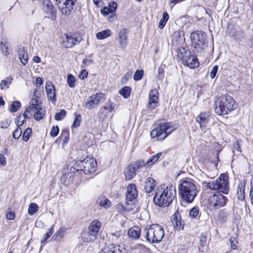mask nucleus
Wrapping results in <instances>:
<instances>
[{
  "label": "nucleus",
  "mask_w": 253,
  "mask_h": 253,
  "mask_svg": "<svg viewBox=\"0 0 253 253\" xmlns=\"http://www.w3.org/2000/svg\"><path fill=\"white\" fill-rule=\"evenodd\" d=\"M176 195L174 186L163 185L158 187L154 197L155 204L160 207H167L170 205Z\"/></svg>",
  "instance_id": "nucleus-1"
},
{
  "label": "nucleus",
  "mask_w": 253,
  "mask_h": 253,
  "mask_svg": "<svg viewBox=\"0 0 253 253\" xmlns=\"http://www.w3.org/2000/svg\"><path fill=\"white\" fill-rule=\"evenodd\" d=\"M178 189L182 200L188 203H192L198 194L197 186L191 180L181 181Z\"/></svg>",
  "instance_id": "nucleus-2"
},
{
  "label": "nucleus",
  "mask_w": 253,
  "mask_h": 253,
  "mask_svg": "<svg viewBox=\"0 0 253 253\" xmlns=\"http://www.w3.org/2000/svg\"><path fill=\"white\" fill-rule=\"evenodd\" d=\"M236 107V104L234 98L229 95L224 94L217 98L214 111L219 115H225L235 110Z\"/></svg>",
  "instance_id": "nucleus-3"
},
{
  "label": "nucleus",
  "mask_w": 253,
  "mask_h": 253,
  "mask_svg": "<svg viewBox=\"0 0 253 253\" xmlns=\"http://www.w3.org/2000/svg\"><path fill=\"white\" fill-rule=\"evenodd\" d=\"M207 187L211 190H218L225 194L228 193L229 184L228 176L222 173L216 180L207 183Z\"/></svg>",
  "instance_id": "nucleus-4"
},
{
  "label": "nucleus",
  "mask_w": 253,
  "mask_h": 253,
  "mask_svg": "<svg viewBox=\"0 0 253 253\" xmlns=\"http://www.w3.org/2000/svg\"><path fill=\"white\" fill-rule=\"evenodd\" d=\"M164 235L163 228L158 224H153L147 229L146 238L150 243H158L162 240Z\"/></svg>",
  "instance_id": "nucleus-5"
},
{
  "label": "nucleus",
  "mask_w": 253,
  "mask_h": 253,
  "mask_svg": "<svg viewBox=\"0 0 253 253\" xmlns=\"http://www.w3.org/2000/svg\"><path fill=\"white\" fill-rule=\"evenodd\" d=\"M174 129L171 128L170 123L160 122L157 125L156 127L151 130L150 136L152 138L157 137L158 140H163Z\"/></svg>",
  "instance_id": "nucleus-6"
},
{
  "label": "nucleus",
  "mask_w": 253,
  "mask_h": 253,
  "mask_svg": "<svg viewBox=\"0 0 253 253\" xmlns=\"http://www.w3.org/2000/svg\"><path fill=\"white\" fill-rule=\"evenodd\" d=\"M75 167L77 171H83L85 174H89L96 171L97 163L92 157H87L80 161Z\"/></svg>",
  "instance_id": "nucleus-7"
},
{
  "label": "nucleus",
  "mask_w": 253,
  "mask_h": 253,
  "mask_svg": "<svg viewBox=\"0 0 253 253\" xmlns=\"http://www.w3.org/2000/svg\"><path fill=\"white\" fill-rule=\"evenodd\" d=\"M40 89L37 88L34 92L33 97L30 102L29 106L26 109L24 113V117L29 119L33 116V114L42 107V102L40 100Z\"/></svg>",
  "instance_id": "nucleus-8"
},
{
  "label": "nucleus",
  "mask_w": 253,
  "mask_h": 253,
  "mask_svg": "<svg viewBox=\"0 0 253 253\" xmlns=\"http://www.w3.org/2000/svg\"><path fill=\"white\" fill-rule=\"evenodd\" d=\"M105 99V96L104 94L101 92L96 93L94 95H91L87 98L86 101L84 104V106L87 109H92L97 107Z\"/></svg>",
  "instance_id": "nucleus-9"
},
{
  "label": "nucleus",
  "mask_w": 253,
  "mask_h": 253,
  "mask_svg": "<svg viewBox=\"0 0 253 253\" xmlns=\"http://www.w3.org/2000/svg\"><path fill=\"white\" fill-rule=\"evenodd\" d=\"M227 200V198L220 193L214 194L209 198V206L214 209H218L224 207L226 204Z\"/></svg>",
  "instance_id": "nucleus-10"
},
{
  "label": "nucleus",
  "mask_w": 253,
  "mask_h": 253,
  "mask_svg": "<svg viewBox=\"0 0 253 253\" xmlns=\"http://www.w3.org/2000/svg\"><path fill=\"white\" fill-rule=\"evenodd\" d=\"M205 35L201 31H196L191 34L190 38L192 42V45L195 48H200L205 43Z\"/></svg>",
  "instance_id": "nucleus-11"
},
{
  "label": "nucleus",
  "mask_w": 253,
  "mask_h": 253,
  "mask_svg": "<svg viewBox=\"0 0 253 253\" xmlns=\"http://www.w3.org/2000/svg\"><path fill=\"white\" fill-rule=\"evenodd\" d=\"M76 0H55L61 13L65 15L69 14Z\"/></svg>",
  "instance_id": "nucleus-12"
},
{
  "label": "nucleus",
  "mask_w": 253,
  "mask_h": 253,
  "mask_svg": "<svg viewBox=\"0 0 253 253\" xmlns=\"http://www.w3.org/2000/svg\"><path fill=\"white\" fill-rule=\"evenodd\" d=\"M182 62L184 65L190 68H197L199 65V62L197 57L190 52L188 55L183 58Z\"/></svg>",
  "instance_id": "nucleus-13"
},
{
  "label": "nucleus",
  "mask_w": 253,
  "mask_h": 253,
  "mask_svg": "<svg viewBox=\"0 0 253 253\" xmlns=\"http://www.w3.org/2000/svg\"><path fill=\"white\" fill-rule=\"evenodd\" d=\"M79 42L77 38L70 35L65 34L62 38L63 45L66 48H71Z\"/></svg>",
  "instance_id": "nucleus-14"
},
{
  "label": "nucleus",
  "mask_w": 253,
  "mask_h": 253,
  "mask_svg": "<svg viewBox=\"0 0 253 253\" xmlns=\"http://www.w3.org/2000/svg\"><path fill=\"white\" fill-rule=\"evenodd\" d=\"M159 93L156 89L152 90L149 94V99L148 107L151 109H154L158 103Z\"/></svg>",
  "instance_id": "nucleus-15"
},
{
  "label": "nucleus",
  "mask_w": 253,
  "mask_h": 253,
  "mask_svg": "<svg viewBox=\"0 0 253 253\" xmlns=\"http://www.w3.org/2000/svg\"><path fill=\"white\" fill-rule=\"evenodd\" d=\"M137 191L135 185L133 184L128 185L126 193V200L131 202L137 197Z\"/></svg>",
  "instance_id": "nucleus-16"
},
{
  "label": "nucleus",
  "mask_w": 253,
  "mask_h": 253,
  "mask_svg": "<svg viewBox=\"0 0 253 253\" xmlns=\"http://www.w3.org/2000/svg\"><path fill=\"white\" fill-rule=\"evenodd\" d=\"M45 91L48 99L54 101L56 100L55 88L51 82H46Z\"/></svg>",
  "instance_id": "nucleus-17"
},
{
  "label": "nucleus",
  "mask_w": 253,
  "mask_h": 253,
  "mask_svg": "<svg viewBox=\"0 0 253 253\" xmlns=\"http://www.w3.org/2000/svg\"><path fill=\"white\" fill-rule=\"evenodd\" d=\"M44 4L46 6L45 11L47 17L52 20H54L56 17L55 14L56 12L52 2L46 0L44 2Z\"/></svg>",
  "instance_id": "nucleus-18"
},
{
  "label": "nucleus",
  "mask_w": 253,
  "mask_h": 253,
  "mask_svg": "<svg viewBox=\"0 0 253 253\" xmlns=\"http://www.w3.org/2000/svg\"><path fill=\"white\" fill-rule=\"evenodd\" d=\"M83 240L85 242H90L94 241L97 239V235L94 233L91 232L88 229L82 233L81 235Z\"/></svg>",
  "instance_id": "nucleus-19"
},
{
  "label": "nucleus",
  "mask_w": 253,
  "mask_h": 253,
  "mask_svg": "<svg viewBox=\"0 0 253 253\" xmlns=\"http://www.w3.org/2000/svg\"><path fill=\"white\" fill-rule=\"evenodd\" d=\"M96 204L104 209H108L112 205L110 201L103 196H100L97 198Z\"/></svg>",
  "instance_id": "nucleus-20"
},
{
  "label": "nucleus",
  "mask_w": 253,
  "mask_h": 253,
  "mask_svg": "<svg viewBox=\"0 0 253 253\" xmlns=\"http://www.w3.org/2000/svg\"><path fill=\"white\" fill-rule=\"evenodd\" d=\"M208 115L206 113H201L197 117L196 121L200 124L202 129L206 127L208 122Z\"/></svg>",
  "instance_id": "nucleus-21"
},
{
  "label": "nucleus",
  "mask_w": 253,
  "mask_h": 253,
  "mask_svg": "<svg viewBox=\"0 0 253 253\" xmlns=\"http://www.w3.org/2000/svg\"><path fill=\"white\" fill-rule=\"evenodd\" d=\"M127 32L125 29L120 30L119 32L118 36L119 39V42L121 46L125 47L127 44Z\"/></svg>",
  "instance_id": "nucleus-22"
},
{
  "label": "nucleus",
  "mask_w": 253,
  "mask_h": 253,
  "mask_svg": "<svg viewBox=\"0 0 253 253\" xmlns=\"http://www.w3.org/2000/svg\"><path fill=\"white\" fill-rule=\"evenodd\" d=\"M101 225L102 224L99 220H94L90 223L88 227V230L91 231V232L94 233L97 235Z\"/></svg>",
  "instance_id": "nucleus-23"
},
{
  "label": "nucleus",
  "mask_w": 253,
  "mask_h": 253,
  "mask_svg": "<svg viewBox=\"0 0 253 253\" xmlns=\"http://www.w3.org/2000/svg\"><path fill=\"white\" fill-rule=\"evenodd\" d=\"M141 229L138 226L130 228L127 232L128 235L133 239H138L140 235Z\"/></svg>",
  "instance_id": "nucleus-24"
},
{
  "label": "nucleus",
  "mask_w": 253,
  "mask_h": 253,
  "mask_svg": "<svg viewBox=\"0 0 253 253\" xmlns=\"http://www.w3.org/2000/svg\"><path fill=\"white\" fill-rule=\"evenodd\" d=\"M155 186L156 183L155 180L151 177L147 178L144 185L145 192L146 193H150L154 190Z\"/></svg>",
  "instance_id": "nucleus-25"
},
{
  "label": "nucleus",
  "mask_w": 253,
  "mask_h": 253,
  "mask_svg": "<svg viewBox=\"0 0 253 253\" xmlns=\"http://www.w3.org/2000/svg\"><path fill=\"white\" fill-rule=\"evenodd\" d=\"M125 174L126 179H131L136 175L135 167L133 165H129L125 171Z\"/></svg>",
  "instance_id": "nucleus-26"
},
{
  "label": "nucleus",
  "mask_w": 253,
  "mask_h": 253,
  "mask_svg": "<svg viewBox=\"0 0 253 253\" xmlns=\"http://www.w3.org/2000/svg\"><path fill=\"white\" fill-rule=\"evenodd\" d=\"M19 58L21 62L25 65L28 63V55L27 52L25 50L24 47L20 48L18 50Z\"/></svg>",
  "instance_id": "nucleus-27"
},
{
  "label": "nucleus",
  "mask_w": 253,
  "mask_h": 253,
  "mask_svg": "<svg viewBox=\"0 0 253 253\" xmlns=\"http://www.w3.org/2000/svg\"><path fill=\"white\" fill-rule=\"evenodd\" d=\"M178 213H175L173 224L174 225V228L176 230H180L182 229L184 227V223L183 221H181L180 218H178ZM179 218H180V216Z\"/></svg>",
  "instance_id": "nucleus-28"
},
{
  "label": "nucleus",
  "mask_w": 253,
  "mask_h": 253,
  "mask_svg": "<svg viewBox=\"0 0 253 253\" xmlns=\"http://www.w3.org/2000/svg\"><path fill=\"white\" fill-rule=\"evenodd\" d=\"M112 32L109 29L103 30L101 32H98L96 34V38L98 40H104L111 36Z\"/></svg>",
  "instance_id": "nucleus-29"
},
{
  "label": "nucleus",
  "mask_w": 253,
  "mask_h": 253,
  "mask_svg": "<svg viewBox=\"0 0 253 253\" xmlns=\"http://www.w3.org/2000/svg\"><path fill=\"white\" fill-rule=\"evenodd\" d=\"M245 187V183L241 182L239 184L238 188H237V194L238 198L239 200H243L244 199Z\"/></svg>",
  "instance_id": "nucleus-30"
},
{
  "label": "nucleus",
  "mask_w": 253,
  "mask_h": 253,
  "mask_svg": "<svg viewBox=\"0 0 253 253\" xmlns=\"http://www.w3.org/2000/svg\"><path fill=\"white\" fill-rule=\"evenodd\" d=\"M230 36L238 42H241L245 37V34L242 30L237 31L235 34L233 32L230 33Z\"/></svg>",
  "instance_id": "nucleus-31"
},
{
  "label": "nucleus",
  "mask_w": 253,
  "mask_h": 253,
  "mask_svg": "<svg viewBox=\"0 0 253 253\" xmlns=\"http://www.w3.org/2000/svg\"><path fill=\"white\" fill-rule=\"evenodd\" d=\"M34 119L36 121H40L43 118L45 115V110L42 107L37 110L33 114Z\"/></svg>",
  "instance_id": "nucleus-32"
},
{
  "label": "nucleus",
  "mask_w": 253,
  "mask_h": 253,
  "mask_svg": "<svg viewBox=\"0 0 253 253\" xmlns=\"http://www.w3.org/2000/svg\"><path fill=\"white\" fill-rule=\"evenodd\" d=\"M117 251H119V249L112 245L111 247H104L98 253H117Z\"/></svg>",
  "instance_id": "nucleus-33"
},
{
  "label": "nucleus",
  "mask_w": 253,
  "mask_h": 253,
  "mask_svg": "<svg viewBox=\"0 0 253 253\" xmlns=\"http://www.w3.org/2000/svg\"><path fill=\"white\" fill-rule=\"evenodd\" d=\"M162 153L160 152L158 154L151 156L146 163V166L149 167L152 164L157 162L160 157L162 156Z\"/></svg>",
  "instance_id": "nucleus-34"
},
{
  "label": "nucleus",
  "mask_w": 253,
  "mask_h": 253,
  "mask_svg": "<svg viewBox=\"0 0 253 253\" xmlns=\"http://www.w3.org/2000/svg\"><path fill=\"white\" fill-rule=\"evenodd\" d=\"M131 92V88L127 86H126L123 87L120 91V94L123 96L125 98H127L130 96V94Z\"/></svg>",
  "instance_id": "nucleus-35"
},
{
  "label": "nucleus",
  "mask_w": 253,
  "mask_h": 253,
  "mask_svg": "<svg viewBox=\"0 0 253 253\" xmlns=\"http://www.w3.org/2000/svg\"><path fill=\"white\" fill-rule=\"evenodd\" d=\"M12 78L10 76L7 77L5 80H2L0 84V88L3 89L5 88H8L11 83Z\"/></svg>",
  "instance_id": "nucleus-36"
},
{
  "label": "nucleus",
  "mask_w": 253,
  "mask_h": 253,
  "mask_svg": "<svg viewBox=\"0 0 253 253\" xmlns=\"http://www.w3.org/2000/svg\"><path fill=\"white\" fill-rule=\"evenodd\" d=\"M0 50L2 54L5 56H7L9 54V49L8 43L6 42H1L0 44Z\"/></svg>",
  "instance_id": "nucleus-37"
},
{
  "label": "nucleus",
  "mask_w": 253,
  "mask_h": 253,
  "mask_svg": "<svg viewBox=\"0 0 253 253\" xmlns=\"http://www.w3.org/2000/svg\"><path fill=\"white\" fill-rule=\"evenodd\" d=\"M169 16L168 13L166 11L164 12L163 13V18L160 20L159 23V27L160 29H162L165 27L167 22L169 20Z\"/></svg>",
  "instance_id": "nucleus-38"
},
{
  "label": "nucleus",
  "mask_w": 253,
  "mask_h": 253,
  "mask_svg": "<svg viewBox=\"0 0 253 253\" xmlns=\"http://www.w3.org/2000/svg\"><path fill=\"white\" fill-rule=\"evenodd\" d=\"M39 210L38 206L34 203L30 204L28 209V213L30 215H33Z\"/></svg>",
  "instance_id": "nucleus-39"
},
{
  "label": "nucleus",
  "mask_w": 253,
  "mask_h": 253,
  "mask_svg": "<svg viewBox=\"0 0 253 253\" xmlns=\"http://www.w3.org/2000/svg\"><path fill=\"white\" fill-rule=\"evenodd\" d=\"M76 78L72 74L67 76V84L70 87L73 88L76 86Z\"/></svg>",
  "instance_id": "nucleus-40"
},
{
  "label": "nucleus",
  "mask_w": 253,
  "mask_h": 253,
  "mask_svg": "<svg viewBox=\"0 0 253 253\" xmlns=\"http://www.w3.org/2000/svg\"><path fill=\"white\" fill-rule=\"evenodd\" d=\"M229 244L231 248L235 250L238 246V242L236 237L231 236L229 239Z\"/></svg>",
  "instance_id": "nucleus-41"
},
{
  "label": "nucleus",
  "mask_w": 253,
  "mask_h": 253,
  "mask_svg": "<svg viewBox=\"0 0 253 253\" xmlns=\"http://www.w3.org/2000/svg\"><path fill=\"white\" fill-rule=\"evenodd\" d=\"M115 107V104L111 102H109L106 103L105 105L102 107L105 111L108 113L112 112L113 110L114 109Z\"/></svg>",
  "instance_id": "nucleus-42"
},
{
  "label": "nucleus",
  "mask_w": 253,
  "mask_h": 253,
  "mask_svg": "<svg viewBox=\"0 0 253 253\" xmlns=\"http://www.w3.org/2000/svg\"><path fill=\"white\" fill-rule=\"evenodd\" d=\"M107 114V112H106V111L102 107L100 108L97 115L98 121L99 122H102L104 120Z\"/></svg>",
  "instance_id": "nucleus-43"
},
{
  "label": "nucleus",
  "mask_w": 253,
  "mask_h": 253,
  "mask_svg": "<svg viewBox=\"0 0 253 253\" xmlns=\"http://www.w3.org/2000/svg\"><path fill=\"white\" fill-rule=\"evenodd\" d=\"M32 128H31L30 127L27 128L25 130V131L23 133V136H22V138H23V140L25 141H27L29 139L30 137L32 134Z\"/></svg>",
  "instance_id": "nucleus-44"
},
{
  "label": "nucleus",
  "mask_w": 253,
  "mask_h": 253,
  "mask_svg": "<svg viewBox=\"0 0 253 253\" xmlns=\"http://www.w3.org/2000/svg\"><path fill=\"white\" fill-rule=\"evenodd\" d=\"M21 104L19 101H14L12 103L9 108V110L10 112L14 113L16 112L18 109L20 107Z\"/></svg>",
  "instance_id": "nucleus-45"
},
{
  "label": "nucleus",
  "mask_w": 253,
  "mask_h": 253,
  "mask_svg": "<svg viewBox=\"0 0 253 253\" xmlns=\"http://www.w3.org/2000/svg\"><path fill=\"white\" fill-rule=\"evenodd\" d=\"M25 119L26 118L24 117V114L23 115H19L17 117V118L16 119L15 123L16 125L17 126V127H20V126L24 124L25 122Z\"/></svg>",
  "instance_id": "nucleus-46"
},
{
  "label": "nucleus",
  "mask_w": 253,
  "mask_h": 253,
  "mask_svg": "<svg viewBox=\"0 0 253 253\" xmlns=\"http://www.w3.org/2000/svg\"><path fill=\"white\" fill-rule=\"evenodd\" d=\"M66 115V111L64 110H61L59 112L56 113L55 119L57 121L63 120Z\"/></svg>",
  "instance_id": "nucleus-47"
},
{
  "label": "nucleus",
  "mask_w": 253,
  "mask_h": 253,
  "mask_svg": "<svg viewBox=\"0 0 253 253\" xmlns=\"http://www.w3.org/2000/svg\"><path fill=\"white\" fill-rule=\"evenodd\" d=\"M65 230L64 228H60L54 234L53 237H55L56 239L61 238L64 236Z\"/></svg>",
  "instance_id": "nucleus-48"
},
{
  "label": "nucleus",
  "mask_w": 253,
  "mask_h": 253,
  "mask_svg": "<svg viewBox=\"0 0 253 253\" xmlns=\"http://www.w3.org/2000/svg\"><path fill=\"white\" fill-rule=\"evenodd\" d=\"M61 135L64 137L63 142L64 143H67L69 139V133L68 130L63 129L62 130Z\"/></svg>",
  "instance_id": "nucleus-49"
},
{
  "label": "nucleus",
  "mask_w": 253,
  "mask_h": 253,
  "mask_svg": "<svg viewBox=\"0 0 253 253\" xmlns=\"http://www.w3.org/2000/svg\"><path fill=\"white\" fill-rule=\"evenodd\" d=\"M143 75V70H136L133 75V79L135 81H139L141 79Z\"/></svg>",
  "instance_id": "nucleus-50"
},
{
  "label": "nucleus",
  "mask_w": 253,
  "mask_h": 253,
  "mask_svg": "<svg viewBox=\"0 0 253 253\" xmlns=\"http://www.w3.org/2000/svg\"><path fill=\"white\" fill-rule=\"evenodd\" d=\"M199 210L197 207H193L189 212V215L192 218H196L199 214Z\"/></svg>",
  "instance_id": "nucleus-51"
},
{
  "label": "nucleus",
  "mask_w": 253,
  "mask_h": 253,
  "mask_svg": "<svg viewBox=\"0 0 253 253\" xmlns=\"http://www.w3.org/2000/svg\"><path fill=\"white\" fill-rule=\"evenodd\" d=\"M76 118L73 122L72 126L74 127H77L80 126L81 123V115H78L76 113L75 114Z\"/></svg>",
  "instance_id": "nucleus-52"
},
{
  "label": "nucleus",
  "mask_w": 253,
  "mask_h": 253,
  "mask_svg": "<svg viewBox=\"0 0 253 253\" xmlns=\"http://www.w3.org/2000/svg\"><path fill=\"white\" fill-rule=\"evenodd\" d=\"M22 134V129L20 127H17L13 132V136L15 139H18Z\"/></svg>",
  "instance_id": "nucleus-53"
},
{
  "label": "nucleus",
  "mask_w": 253,
  "mask_h": 253,
  "mask_svg": "<svg viewBox=\"0 0 253 253\" xmlns=\"http://www.w3.org/2000/svg\"><path fill=\"white\" fill-rule=\"evenodd\" d=\"M59 127L58 126H53L52 128V129L50 131V135L52 137L56 136L59 133Z\"/></svg>",
  "instance_id": "nucleus-54"
},
{
  "label": "nucleus",
  "mask_w": 253,
  "mask_h": 253,
  "mask_svg": "<svg viewBox=\"0 0 253 253\" xmlns=\"http://www.w3.org/2000/svg\"><path fill=\"white\" fill-rule=\"evenodd\" d=\"M218 66L217 65H215L212 68V70L210 72V77L211 79H213L215 77L216 73L218 71Z\"/></svg>",
  "instance_id": "nucleus-55"
},
{
  "label": "nucleus",
  "mask_w": 253,
  "mask_h": 253,
  "mask_svg": "<svg viewBox=\"0 0 253 253\" xmlns=\"http://www.w3.org/2000/svg\"><path fill=\"white\" fill-rule=\"evenodd\" d=\"M116 210L119 212H123L126 211L125 204L124 203H119L116 205Z\"/></svg>",
  "instance_id": "nucleus-56"
},
{
  "label": "nucleus",
  "mask_w": 253,
  "mask_h": 253,
  "mask_svg": "<svg viewBox=\"0 0 253 253\" xmlns=\"http://www.w3.org/2000/svg\"><path fill=\"white\" fill-rule=\"evenodd\" d=\"M128 202L129 201H127V202H126L124 203L125 207V209H126V211H131L134 207V206L133 204H132V203H130V202L129 203Z\"/></svg>",
  "instance_id": "nucleus-57"
},
{
  "label": "nucleus",
  "mask_w": 253,
  "mask_h": 253,
  "mask_svg": "<svg viewBox=\"0 0 253 253\" xmlns=\"http://www.w3.org/2000/svg\"><path fill=\"white\" fill-rule=\"evenodd\" d=\"M42 83H43V81H42V78H41V77H38L36 78L35 84H36V85L38 87L37 88L40 89V92L41 91H43L42 89H41L40 87H39L42 84Z\"/></svg>",
  "instance_id": "nucleus-58"
},
{
  "label": "nucleus",
  "mask_w": 253,
  "mask_h": 253,
  "mask_svg": "<svg viewBox=\"0 0 253 253\" xmlns=\"http://www.w3.org/2000/svg\"><path fill=\"white\" fill-rule=\"evenodd\" d=\"M233 148L235 150H236L238 152L241 153L242 150L240 146V142L239 140H236L234 144H233Z\"/></svg>",
  "instance_id": "nucleus-59"
},
{
  "label": "nucleus",
  "mask_w": 253,
  "mask_h": 253,
  "mask_svg": "<svg viewBox=\"0 0 253 253\" xmlns=\"http://www.w3.org/2000/svg\"><path fill=\"white\" fill-rule=\"evenodd\" d=\"M101 13L104 15H107L110 13H112L111 11V9L109 7H104L101 10Z\"/></svg>",
  "instance_id": "nucleus-60"
},
{
  "label": "nucleus",
  "mask_w": 253,
  "mask_h": 253,
  "mask_svg": "<svg viewBox=\"0 0 253 253\" xmlns=\"http://www.w3.org/2000/svg\"><path fill=\"white\" fill-rule=\"evenodd\" d=\"M109 8L111 9V11H112V12H113V13L115 11V10L117 9V3L115 2H110L109 4Z\"/></svg>",
  "instance_id": "nucleus-61"
},
{
  "label": "nucleus",
  "mask_w": 253,
  "mask_h": 253,
  "mask_svg": "<svg viewBox=\"0 0 253 253\" xmlns=\"http://www.w3.org/2000/svg\"><path fill=\"white\" fill-rule=\"evenodd\" d=\"M6 217L8 220H13L15 218V214L13 211H10L6 214Z\"/></svg>",
  "instance_id": "nucleus-62"
},
{
  "label": "nucleus",
  "mask_w": 253,
  "mask_h": 253,
  "mask_svg": "<svg viewBox=\"0 0 253 253\" xmlns=\"http://www.w3.org/2000/svg\"><path fill=\"white\" fill-rule=\"evenodd\" d=\"M6 161L5 157L2 154H0V165L3 166L6 165Z\"/></svg>",
  "instance_id": "nucleus-63"
},
{
  "label": "nucleus",
  "mask_w": 253,
  "mask_h": 253,
  "mask_svg": "<svg viewBox=\"0 0 253 253\" xmlns=\"http://www.w3.org/2000/svg\"><path fill=\"white\" fill-rule=\"evenodd\" d=\"M87 75L88 73L85 70H82L80 75V78L82 79H84L87 77Z\"/></svg>",
  "instance_id": "nucleus-64"
}]
</instances>
